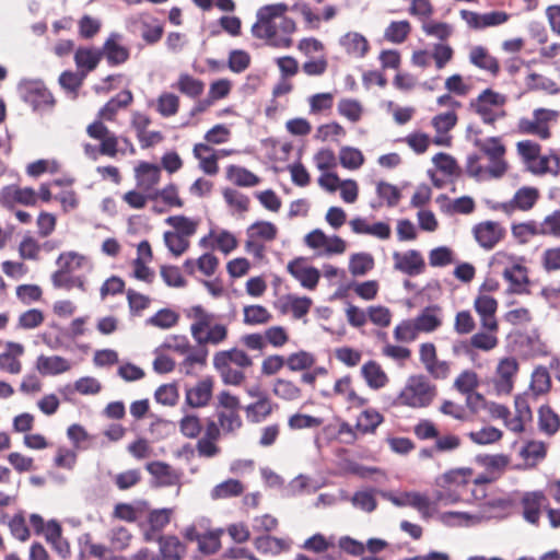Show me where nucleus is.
<instances>
[{
	"label": "nucleus",
	"instance_id": "obj_1",
	"mask_svg": "<svg viewBox=\"0 0 560 560\" xmlns=\"http://www.w3.org/2000/svg\"><path fill=\"white\" fill-rule=\"evenodd\" d=\"M436 395V388L427 376H410L405 388L400 392L398 400L401 405L411 408H425L431 405Z\"/></svg>",
	"mask_w": 560,
	"mask_h": 560
},
{
	"label": "nucleus",
	"instance_id": "obj_2",
	"mask_svg": "<svg viewBox=\"0 0 560 560\" xmlns=\"http://www.w3.org/2000/svg\"><path fill=\"white\" fill-rule=\"evenodd\" d=\"M20 91L23 101L32 106L33 110L39 112L52 107L55 98L42 80H25L20 83Z\"/></svg>",
	"mask_w": 560,
	"mask_h": 560
},
{
	"label": "nucleus",
	"instance_id": "obj_3",
	"mask_svg": "<svg viewBox=\"0 0 560 560\" xmlns=\"http://www.w3.org/2000/svg\"><path fill=\"white\" fill-rule=\"evenodd\" d=\"M145 469L152 476L151 487L163 488L176 486V495H179L182 488L183 471L172 468L171 465L154 460L145 465Z\"/></svg>",
	"mask_w": 560,
	"mask_h": 560
},
{
	"label": "nucleus",
	"instance_id": "obj_4",
	"mask_svg": "<svg viewBox=\"0 0 560 560\" xmlns=\"http://www.w3.org/2000/svg\"><path fill=\"white\" fill-rule=\"evenodd\" d=\"M476 242L485 249H492L504 236L505 230L494 221H486L474 226Z\"/></svg>",
	"mask_w": 560,
	"mask_h": 560
},
{
	"label": "nucleus",
	"instance_id": "obj_5",
	"mask_svg": "<svg viewBox=\"0 0 560 560\" xmlns=\"http://www.w3.org/2000/svg\"><path fill=\"white\" fill-rule=\"evenodd\" d=\"M304 261V257H296L288 264L287 270L303 288L313 290L319 281L320 272L313 266H303Z\"/></svg>",
	"mask_w": 560,
	"mask_h": 560
},
{
	"label": "nucleus",
	"instance_id": "obj_6",
	"mask_svg": "<svg viewBox=\"0 0 560 560\" xmlns=\"http://www.w3.org/2000/svg\"><path fill=\"white\" fill-rule=\"evenodd\" d=\"M393 259L394 268L410 277L422 273L425 268L423 257L416 249H409L404 254L395 252Z\"/></svg>",
	"mask_w": 560,
	"mask_h": 560
},
{
	"label": "nucleus",
	"instance_id": "obj_7",
	"mask_svg": "<svg viewBox=\"0 0 560 560\" xmlns=\"http://www.w3.org/2000/svg\"><path fill=\"white\" fill-rule=\"evenodd\" d=\"M250 397L257 398V401L249 404L245 410L250 422L257 423L266 419L273 410L272 404L265 392L259 386H253L247 389Z\"/></svg>",
	"mask_w": 560,
	"mask_h": 560
},
{
	"label": "nucleus",
	"instance_id": "obj_8",
	"mask_svg": "<svg viewBox=\"0 0 560 560\" xmlns=\"http://www.w3.org/2000/svg\"><path fill=\"white\" fill-rule=\"evenodd\" d=\"M460 18L474 30H482L489 26L501 25L508 21L509 15L505 12L492 11L488 13H477L469 10H462Z\"/></svg>",
	"mask_w": 560,
	"mask_h": 560
},
{
	"label": "nucleus",
	"instance_id": "obj_9",
	"mask_svg": "<svg viewBox=\"0 0 560 560\" xmlns=\"http://www.w3.org/2000/svg\"><path fill=\"white\" fill-rule=\"evenodd\" d=\"M518 370V363L515 358L508 357L502 359L497 366V380L494 388L498 394H510L513 389V376Z\"/></svg>",
	"mask_w": 560,
	"mask_h": 560
},
{
	"label": "nucleus",
	"instance_id": "obj_10",
	"mask_svg": "<svg viewBox=\"0 0 560 560\" xmlns=\"http://www.w3.org/2000/svg\"><path fill=\"white\" fill-rule=\"evenodd\" d=\"M120 38V34L112 33L101 49L108 66L110 67L120 66L129 59V49L118 43V39Z\"/></svg>",
	"mask_w": 560,
	"mask_h": 560
},
{
	"label": "nucleus",
	"instance_id": "obj_11",
	"mask_svg": "<svg viewBox=\"0 0 560 560\" xmlns=\"http://www.w3.org/2000/svg\"><path fill=\"white\" fill-rule=\"evenodd\" d=\"M137 187L142 191H149L160 182L161 170L156 164L140 162L135 168Z\"/></svg>",
	"mask_w": 560,
	"mask_h": 560
},
{
	"label": "nucleus",
	"instance_id": "obj_12",
	"mask_svg": "<svg viewBox=\"0 0 560 560\" xmlns=\"http://www.w3.org/2000/svg\"><path fill=\"white\" fill-rule=\"evenodd\" d=\"M1 197L3 205L8 208H12L15 202L24 206H34L36 203V194L31 187L5 186L1 190Z\"/></svg>",
	"mask_w": 560,
	"mask_h": 560
},
{
	"label": "nucleus",
	"instance_id": "obj_13",
	"mask_svg": "<svg viewBox=\"0 0 560 560\" xmlns=\"http://www.w3.org/2000/svg\"><path fill=\"white\" fill-rule=\"evenodd\" d=\"M35 368L43 376H54L68 372L71 369V364L60 355L47 357L40 354L36 360Z\"/></svg>",
	"mask_w": 560,
	"mask_h": 560
},
{
	"label": "nucleus",
	"instance_id": "obj_14",
	"mask_svg": "<svg viewBox=\"0 0 560 560\" xmlns=\"http://www.w3.org/2000/svg\"><path fill=\"white\" fill-rule=\"evenodd\" d=\"M212 396V380L207 377L197 383L192 388L186 389L185 401L192 408H200L208 405Z\"/></svg>",
	"mask_w": 560,
	"mask_h": 560
},
{
	"label": "nucleus",
	"instance_id": "obj_15",
	"mask_svg": "<svg viewBox=\"0 0 560 560\" xmlns=\"http://www.w3.org/2000/svg\"><path fill=\"white\" fill-rule=\"evenodd\" d=\"M23 352V345L13 341L7 342V351L0 353V370L10 374H19L22 370V364L18 358Z\"/></svg>",
	"mask_w": 560,
	"mask_h": 560
},
{
	"label": "nucleus",
	"instance_id": "obj_16",
	"mask_svg": "<svg viewBox=\"0 0 560 560\" xmlns=\"http://www.w3.org/2000/svg\"><path fill=\"white\" fill-rule=\"evenodd\" d=\"M339 44L346 52L357 58H363L370 48L368 39L358 32H349L340 37Z\"/></svg>",
	"mask_w": 560,
	"mask_h": 560
},
{
	"label": "nucleus",
	"instance_id": "obj_17",
	"mask_svg": "<svg viewBox=\"0 0 560 560\" xmlns=\"http://www.w3.org/2000/svg\"><path fill=\"white\" fill-rule=\"evenodd\" d=\"M545 495L541 491L526 492L522 498L523 517L530 524L537 525L540 506Z\"/></svg>",
	"mask_w": 560,
	"mask_h": 560
},
{
	"label": "nucleus",
	"instance_id": "obj_18",
	"mask_svg": "<svg viewBox=\"0 0 560 560\" xmlns=\"http://www.w3.org/2000/svg\"><path fill=\"white\" fill-rule=\"evenodd\" d=\"M103 57L101 49L80 47L74 54V62L81 72L86 74L93 71Z\"/></svg>",
	"mask_w": 560,
	"mask_h": 560
},
{
	"label": "nucleus",
	"instance_id": "obj_19",
	"mask_svg": "<svg viewBox=\"0 0 560 560\" xmlns=\"http://www.w3.org/2000/svg\"><path fill=\"white\" fill-rule=\"evenodd\" d=\"M160 559L180 560L185 553V545L176 536H160Z\"/></svg>",
	"mask_w": 560,
	"mask_h": 560
},
{
	"label": "nucleus",
	"instance_id": "obj_20",
	"mask_svg": "<svg viewBox=\"0 0 560 560\" xmlns=\"http://www.w3.org/2000/svg\"><path fill=\"white\" fill-rule=\"evenodd\" d=\"M361 373L368 386L372 389H380L388 382V377L381 365L372 360L362 365Z\"/></svg>",
	"mask_w": 560,
	"mask_h": 560
},
{
	"label": "nucleus",
	"instance_id": "obj_21",
	"mask_svg": "<svg viewBox=\"0 0 560 560\" xmlns=\"http://www.w3.org/2000/svg\"><path fill=\"white\" fill-rule=\"evenodd\" d=\"M469 60L474 66L487 70L494 75L498 74L500 70L497 58L490 56L482 46H477L470 51Z\"/></svg>",
	"mask_w": 560,
	"mask_h": 560
},
{
	"label": "nucleus",
	"instance_id": "obj_22",
	"mask_svg": "<svg viewBox=\"0 0 560 560\" xmlns=\"http://www.w3.org/2000/svg\"><path fill=\"white\" fill-rule=\"evenodd\" d=\"M131 102L132 93L129 90L120 91L100 109L98 116L112 120L120 108L128 106Z\"/></svg>",
	"mask_w": 560,
	"mask_h": 560
},
{
	"label": "nucleus",
	"instance_id": "obj_23",
	"mask_svg": "<svg viewBox=\"0 0 560 560\" xmlns=\"http://www.w3.org/2000/svg\"><path fill=\"white\" fill-rule=\"evenodd\" d=\"M85 260L86 258L83 255L75 252L61 253L56 260L59 269L54 273H59L60 276L72 273L80 269Z\"/></svg>",
	"mask_w": 560,
	"mask_h": 560
},
{
	"label": "nucleus",
	"instance_id": "obj_24",
	"mask_svg": "<svg viewBox=\"0 0 560 560\" xmlns=\"http://www.w3.org/2000/svg\"><path fill=\"white\" fill-rule=\"evenodd\" d=\"M538 427L548 435H553L560 428L559 416L548 405H542L538 410Z\"/></svg>",
	"mask_w": 560,
	"mask_h": 560
},
{
	"label": "nucleus",
	"instance_id": "obj_25",
	"mask_svg": "<svg viewBox=\"0 0 560 560\" xmlns=\"http://www.w3.org/2000/svg\"><path fill=\"white\" fill-rule=\"evenodd\" d=\"M551 380L547 368L538 366L532 373L529 388L532 397L536 399L539 395L546 394L550 390Z\"/></svg>",
	"mask_w": 560,
	"mask_h": 560
},
{
	"label": "nucleus",
	"instance_id": "obj_26",
	"mask_svg": "<svg viewBox=\"0 0 560 560\" xmlns=\"http://www.w3.org/2000/svg\"><path fill=\"white\" fill-rule=\"evenodd\" d=\"M244 486L237 479H228L214 486L210 492L212 500L228 499L238 497L243 493Z\"/></svg>",
	"mask_w": 560,
	"mask_h": 560
},
{
	"label": "nucleus",
	"instance_id": "obj_27",
	"mask_svg": "<svg viewBox=\"0 0 560 560\" xmlns=\"http://www.w3.org/2000/svg\"><path fill=\"white\" fill-rule=\"evenodd\" d=\"M226 176L238 187H253L259 183V177L245 167L230 165Z\"/></svg>",
	"mask_w": 560,
	"mask_h": 560
},
{
	"label": "nucleus",
	"instance_id": "obj_28",
	"mask_svg": "<svg viewBox=\"0 0 560 560\" xmlns=\"http://www.w3.org/2000/svg\"><path fill=\"white\" fill-rule=\"evenodd\" d=\"M439 310L438 306L425 307L415 319L416 329L418 331L431 332L441 326V319L438 317L435 312Z\"/></svg>",
	"mask_w": 560,
	"mask_h": 560
},
{
	"label": "nucleus",
	"instance_id": "obj_29",
	"mask_svg": "<svg viewBox=\"0 0 560 560\" xmlns=\"http://www.w3.org/2000/svg\"><path fill=\"white\" fill-rule=\"evenodd\" d=\"M188 317H194L196 320L190 326V332L192 338L202 334L207 329L214 318V315L205 311L201 305H194L187 313Z\"/></svg>",
	"mask_w": 560,
	"mask_h": 560
},
{
	"label": "nucleus",
	"instance_id": "obj_30",
	"mask_svg": "<svg viewBox=\"0 0 560 560\" xmlns=\"http://www.w3.org/2000/svg\"><path fill=\"white\" fill-rule=\"evenodd\" d=\"M173 88H176L180 93L190 98H196L202 94L205 84L188 73H182Z\"/></svg>",
	"mask_w": 560,
	"mask_h": 560
},
{
	"label": "nucleus",
	"instance_id": "obj_31",
	"mask_svg": "<svg viewBox=\"0 0 560 560\" xmlns=\"http://www.w3.org/2000/svg\"><path fill=\"white\" fill-rule=\"evenodd\" d=\"M254 546L259 552L271 555H279L289 547L283 539L269 535L256 537Z\"/></svg>",
	"mask_w": 560,
	"mask_h": 560
},
{
	"label": "nucleus",
	"instance_id": "obj_32",
	"mask_svg": "<svg viewBox=\"0 0 560 560\" xmlns=\"http://www.w3.org/2000/svg\"><path fill=\"white\" fill-rule=\"evenodd\" d=\"M374 267V258L369 253L352 254L349 259V271L352 276H364Z\"/></svg>",
	"mask_w": 560,
	"mask_h": 560
},
{
	"label": "nucleus",
	"instance_id": "obj_33",
	"mask_svg": "<svg viewBox=\"0 0 560 560\" xmlns=\"http://www.w3.org/2000/svg\"><path fill=\"white\" fill-rule=\"evenodd\" d=\"M420 361L424 364L427 371L439 376L438 368H443L444 362H439L436 359L435 346L431 342H424L420 346Z\"/></svg>",
	"mask_w": 560,
	"mask_h": 560
},
{
	"label": "nucleus",
	"instance_id": "obj_34",
	"mask_svg": "<svg viewBox=\"0 0 560 560\" xmlns=\"http://www.w3.org/2000/svg\"><path fill=\"white\" fill-rule=\"evenodd\" d=\"M383 420V416L377 410L366 409L359 416L355 427L364 434L373 433Z\"/></svg>",
	"mask_w": 560,
	"mask_h": 560
},
{
	"label": "nucleus",
	"instance_id": "obj_35",
	"mask_svg": "<svg viewBox=\"0 0 560 560\" xmlns=\"http://www.w3.org/2000/svg\"><path fill=\"white\" fill-rule=\"evenodd\" d=\"M539 197L538 190L534 187H522L516 190L513 197L514 208L528 211L530 210Z\"/></svg>",
	"mask_w": 560,
	"mask_h": 560
},
{
	"label": "nucleus",
	"instance_id": "obj_36",
	"mask_svg": "<svg viewBox=\"0 0 560 560\" xmlns=\"http://www.w3.org/2000/svg\"><path fill=\"white\" fill-rule=\"evenodd\" d=\"M272 393L280 399L292 401L301 397V389L293 382L284 378H277L273 383Z\"/></svg>",
	"mask_w": 560,
	"mask_h": 560
},
{
	"label": "nucleus",
	"instance_id": "obj_37",
	"mask_svg": "<svg viewBox=\"0 0 560 560\" xmlns=\"http://www.w3.org/2000/svg\"><path fill=\"white\" fill-rule=\"evenodd\" d=\"M277 226L269 221H257L246 230L249 238H261L265 241H273L277 237Z\"/></svg>",
	"mask_w": 560,
	"mask_h": 560
},
{
	"label": "nucleus",
	"instance_id": "obj_38",
	"mask_svg": "<svg viewBox=\"0 0 560 560\" xmlns=\"http://www.w3.org/2000/svg\"><path fill=\"white\" fill-rule=\"evenodd\" d=\"M517 132L521 135H535L542 140L550 138L551 132L548 126H540L536 118L522 117L517 122Z\"/></svg>",
	"mask_w": 560,
	"mask_h": 560
},
{
	"label": "nucleus",
	"instance_id": "obj_39",
	"mask_svg": "<svg viewBox=\"0 0 560 560\" xmlns=\"http://www.w3.org/2000/svg\"><path fill=\"white\" fill-rule=\"evenodd\" d=\"M410 23L404 21H393L384 32V38L394 44H401L410 33Z\"/></svg>",
	"mask_w": 560,
	"mask_h": 560
},
{
	"label": "nucleus",
	"instance_id": "obj_40",
	"mask_svg": "<svg viewBox=\"0 0 560 560\" xmlns=\"http://www.w3.org/2000/svg\"><path fill=\"white\" fill-rule=\"evenodd\" d=\"M475 462L485 467L488 472L502 471L509 464V457L503 454H478Z\"/></svg>",
	"mask_w": 560,
	"mask_h": 560
},
{
	"label": "nucleus",
	"instance_id": "obj_41",
	"mask_svg": "<svg viewBox=\"0 0 560 560\" xmlns=\"http://www.w3.org/2000/svg\"><path fill=\"white\" fill-rule=\"evenodd\" d=\"M546 444L540 441H528L522 447L521 456L530 465H536L537 462L546 457Z\"/></svg>",
	"mask_w": 560,
	"mask_h": 560
},
{
	"label": "nucleus",
	"instance_id": "obj_42",
	"mask_svg": "<svg viewBox=\"0 0 560 560\" xmlns=\"http://www.w3.org/2000/svg\"><path fill=\"white\" fill-rule=\"evenodd\" d=\"M374 493V489L355 491L351 497L350 502L354 508L363 512L371 513L377 508V501Z\"/></svg>",
	"mask_w": 560,
	"mask_h": 560
},
{
	"label": "nucleus",
	"instance_id": "obj_43",
	"mask_svg": "<svg viewBox=\"0 0 560 560\" xmlns=\"http://www.w3.org/2000/svg\"><path fill=\"white\" fill-rule=\"evenodd\" d=\"M474 145L478 147L490 160L503 158L505 153V148L498 137H490L485 142L475 138Z\"/></svg>",
	"mask_w": 560,
	"mask_h": 560
},
{
	"label": "nucleus",
	"instance_id": "obj_44",
	"mask_svg": "<svg viewBox=\"0 0 560 560\" xmlns=\"http://www.w3.org/2000/svg\"><path fill=\"white\" fill-rule=\"evenodd\" d=\"M339 161L347 170H358L363 165L364 156L357 148L342 147L339 151Z\"/></svg>",
	"mask_w": 560,
	"mask_h": 560
},
{
	"label": "nucleus",
	"instance_id": "obj_45",
	"mask_svg": "<svg viewBox=\"0 0 560 560\" xmlns=\"http://www.w3.org/2000/svg\"><path fill=\"white\" fill-rule=\"evenodd\" d=\"M285 365L290 371H303L310 369L315 363V358L312 353L301 350L299 352L291 353L284 359Z\"/></svg>",
	"mask_w": 560,
	"mask_h": 560
},
{
	"label": "nucleus",
	"instance_id": "obj_46",
	"mask_svg": "<svg viewBox=\"0 0 560 560\" xmlns=\"http://www.w3.org/2000/svg\"><path fill=\"white\" fill-rule=\"evenodd\" d=\"M51 283L56 289H66L69 291L77 287L82 292H86L85 278L82 276H71L70 273L60 276L59 273H52Z\"/></svg>",
	"mask_w": 560,
	"mask_h": 560
},
{
	"label": "nucleus",
	"instance_id": "obj_47",
	"mask_svg": "<svg viewBox=\"0 0 560 560\" xmlns=\"http://www.w3.org/2000/svg\"><path fill=\"white\" fill-rule=\"evenodd\" d=\"M432 162L435 164L436 168L448 176H458L460 174V168L458 166L457 161L450 154L444 152L436 153Z\"/></svg>",
	"mask_w": 560,
	"mask_h": 560
},
{
	"label": "nucleus",
	"instance_id": "obj_48",
	"mask_svg": "<svg viewBox=\"0 0 560 560\" xmlns=\"http://www.w3.org/2000/svg\"><path fill=\"white\" fill-rule=\"evenodd\" d=\"M208 328L209 330L205 336L202 334H198V336L194 338L199 346H205L206 343L219 345L228 336V329L222 324H215Z\"/></svg>",
	"mask_w": 560,
	"mask_h": 560
},
{
	"label": "nucleus",
	"instance_id": "obj_49",
	"mask_svg": "<svg viewBox=\"0 0 560 560\" xmlns=\"http://www.w3.org/2000/svg\"><path fill=\"white\" fill-rule=\"evenodd\" d=\"M179 98L173 93H162L158 98L156 110L163 117L174 116L178 112Z\"/></svg>",
	"mask_w": 560,
	"mask_h": 560
},
{
	"label": "nucleus",
	"instance_id": "obj_50",
	"mask_svg": "<svg viewBox=\"0 0 560 560\" xmlns=\"http://www.w3.org/2000/svg\"><path fill=\"white\" fill-rule=\"evenodd\" d=\"M271 319V314L262 305H249L244 307V323L248 325L266 324Z\"/></svg>",
	"mask_w": 560,
	"mask_h": 560
},
{
	"label": "nucleus",
	"instance_id": "obj_51",
	"mask_svg": "<svg viewBox=\"0 0 560 560\" xmlns=\"http://www.w3.org/2000/svg\"><path fill=\"white\" fill-rule=\"evenodd\" d=\"M502 431L494 427L482 428L468 434L469 439L479 445L492 444L502 438Z\"/></svg>",
	"mask_w": 560,
	"mask_h": 560
},
{
	"label": "nucleus",
	"instance_id": "obj_52",
	"mask_svg": "<svg viewBox=\"0 0 560 560\" xmlns=\"http://www.w3.org/2000/svg\"><path fill=\"white\" fill-rule=\"evenodd\" d=\"M163 237L165 246L176 257L184 254L189 247V242L186 237L178 235L175 232L166 231L164 232Z\"/></svg>",
	"mask_w": 560,
	"mask_h": 560
},
{
	"label": "nucleus",
	"instance_id": "obj_53",
	"mask_svg": "<svg viewBox=\"0 0 560 560\" xmlns=\"http://www.w3.org/2000/svg\"><path fill=\"white\" fill-rule=\"evenodd\" d=\"M178 314L170 308H162L148 319V323L163 329L175 326L178 322Z\"/></svg>",
	"mask_w": 560,
	"mask_h": 560
},
{
	"label": "nucleus",
	"instance_id": "obj_54",
	"mask_svg": "<svg viewBox=\"0 0 560 560\" xmlns=\"http://www.w3.org/2000/svg\"><path fill=\"white\" fill-rule=\"evenodd\" d=\"M8 526L11 535L20 541H26L30 538V529L26 525L23 511L18 512L9 520Z\"/></svg>",
	"mask_w": 560,
	"mask_h": 560
},
{
	"label": "nucleus",
	"instance_id": "obj_55",
	"mask_svg": "<svg viewBox=\"0 0 560 560\" xmlns=\"http://www.w3.org/2000/svg\"><path fill=\"white\" fill-rule=\"evenodd\" d=\"M165 222L176 230V234L184 237L191 236L196 233V223L185 215H172L166 218Z\"/></svg>",
	"mask_w": 560,
	"mask_h": 560
},
{
	"label": "nucleus",
	"instance_id": "obj_56",
	"mask_svg": "<svg viewBox=\"0 0 560 560\" xmlns=\"http://www.w3.org/2000/svg\"><path fill=\"white\" fill-rule=\"evenodd\" d=\"M85 77V72H73L70 70H66L59 75L58 81L63 90L77 94L78 90L83 84Z\"/></svg>",
	"mask_w": 560,
	"mask_h": 560
},
{
	"label": "nucleus",
	"instance_id": "obj_57",
	"mask_svg": "<svg viewBox=\"0 0 560 560\" xmlns=\"http://www.w3.org/2000/svg\"><path fill=\"white\" fill-rule=\"evenodd\" d=\"M376 194L381 199L386 200L388 207H395L401 198L400 190L397 186L381 180L376 185Z\"/></svg>",
	"mask_w": 560,
	"mask_h": 560
},
{
	"label": "nucleus",
	"instance_id": "obj_58",
	"mask_svg": "<svg viewBox=\"0 0 560 560\" xmlns=\"http://www.w3.org/2000/svg\"><path fill=\"white\" fill-rule=\"evenodd\" d=\"M173 509L163 508L155 509L149 512L148 524L151 527V532L162 530L171 521Z\"/></svg>",
	"mask_w": 560,
	"mask_h": 560
},
{
	"label": "nucleus",
	"instance_id": "obj_59",
	"mask_svg": "<svg viewBox=\"0 0 560 560\" xmlns=\"http://www.w3.org/2000/svg\"><path fill=\"white\" fill-rule=\"evenodd\" d=\"M136 504L137 508L128 503L116 504L114 512L115 516L127 522H135L137 520L138 510L149 509V503L144 500L138 501Z\"/></svg>",
	"mask_w": 560,
	"mask_h": 560
},
{
	"label": "nucleus",
	"instance_id": "obj_60",
	"mask_svg": "<svg viewBox=\"0 0 560 560\" xmlns=\"http://www.w3.org/2000/svg\"><path fill=\"white\" fill-rule=\"evenodd\" d=\"M338 113L351 122H357L361 118L362 106L357 100L342 98L338 103Z\"/></svg>",
	"mask_w": 560,
	"mask_h": 560
},
{
	"label": "nucleus",
	"instance_id": "obj_61",
	"mask_svg": "<svg viewBox=\"0 0 560 560\" xmlns=\"http://www.w3.org/2000/svg\"><path fill=\"white\" fill-rule=\"evenodd\" d=\"M250 65V56L243 49H233L229 55L228 67L232 72L241 73Z\"/></svg>",
	"mask_w": 560,
	"mask_h": 560
},
{
	"label": "nucleus",
	"instance_id": "obj_62",
	"mask_svg": "<svg viewBox=\"0 0 560 560\" xmlns=\"http://www.w3.org/2000/svg\"><path fill=\"white\" fill-rule=\"evenodd\" d=\"M540 235L560 238V210H555L538 224Z\"/></svg>",
	"mask_w": 560,
	"mask_h": 560
},
{
	"label": "nucleus",
	"instance_id": "obj_63",
	"mask_svg": "<svg viewBox=\"0 0 560 560\" xmlns=\"http://www.w3.org/2000/svg\"><path fill=\"white\" fill-rule=\"evenodd\" d=\"M178 396V389L175 384H163L154 393L155 400L164 406H175Z\"/></svg>",
	"mask_w": 560,
	"mask_h": 560
},
{
	"label": "nucleus",
	"instance_id": "obj_64",
	"mask_svg": "<svg viewBox=\"0 0 560 560\" xmlns=\"http://www.w3.org/2000/svg\"><path fill=\"white\" fill-rule=\"evenodd\" d=\"M179 429L184 436L195 439L200 434L202 425L197 416L186 415L179 421Z\"/></svg>",
	"mask_w": 560,
	"mask_h": 560
}]
</instances>
